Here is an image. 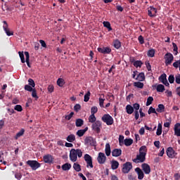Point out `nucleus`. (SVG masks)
Wrapping results in <instances>:
<instances>
[{
    "mask_svg": "<svg viewBox=\"0 0 180 180\" xmlns=\"http://www.w3.org/2000/svg\"><path fill=\"white\" fill-rule=\"evenodd\" d=\"M157 92H164L165 91V86L163 84H158L156 87Z\"/></svg>",
    "mask_w": 180,
    "mask_h": 180,
    "instance_id": "35",
    "label": "nucleus"
},
{
    "mask_svg": "<svg viewBox=\"0 0 180 180\" xmlns=\"http://www.w3.org/2000/svg\"><path fill=\"white\" fill-rule=\"evenodd\" d=\"M62 169L63 171H70V169H71V164L65 163V164L63 165Z\"/></svg>",
    "mask_w": 180,
    "mask_h": 180,
    "instance_id": "34",
    "label": "nucleus"
},
{
    "mask_svg": "<svg viewBox=\"0 0 180 180\" xmlns=\"http://www.w3.org/2000/svg\"><path fill=\"white\" fill-rule=\"evenodd\" d=\"M113 44H114L115 49H117V50H119V49L122 47V43L120 42V41H119V39L114 40Z\"/></svg>",
    "mask_w": 180,
    "mask_h": 180,
    "instance_id": "24",
    "label": "nucleus"
},
{
    "mask_svg": "<svg viewBox=\"0 0 180 180\" xmlns=\"http://www.w3.org/2000/svg\"><path fill=\"white\" fill-rule=\"evenodd\" d=\"M91 96V91H87V93L84 95V102H89V98Z\"/></svg>",
    "mask_w": 180,
    "mask_h": 180,
    "instance_id": "44",
    "label": "nucleus"
},
{
    "mask_svg": "<svg viewBox=\"0 0 180 180\" xmlns=\"http://www.w3.org/2000/svg\"><path fill=\"white\" fill-rule=\"evenodd\" d=\"M23 134H25V129H22L20 131H19L16 134V135L15 136V140H18V139H19V137H22V136H23Z\"/></svg>",
    "mask_w": 180,
    "mask_h": 180,
    "instance_id": "36",
    "label": "nucleus"
},
{
    "mask_svg": "<svg viewBox=\"0 0 180 180\" xmlns=\"http://www.w3.org/2000/svg\"><path fill=\"white\" fill-rule=\"evenodd\" d=\"M105 102V99H103L102 98H99V105L101 108H105V105H103V103Z\"/></svg>",
    "mask_w": 180,
    "mask_h": 180,
    "instance_id": "60",
    "label": "nucleus"
},
{
    "mask_svg": "<svg viewBox=\"0 0 180 180\" xmlns=\"http://www.w3.org/2000/svg\"><path fill=\"white\" fill-rule=\"evenodd\" d=\"M135 172H136L138 175V179L141 180L144 178V172H143V170H141L140 167H136L135 169Z\"/></svg>",
    "mask_w": 180,
    "mask_h": 180,
    "instance_id": "18",
    "label": "nucleus"
},
{
    "mask_svg": "<svg viewBox=\"0 0 180 180\" xmlns=\"http://www.w3.org/2000/svg\"><path fill=\"white\" fill-rule=\"evenodd\" d=\"M128 179L129 180H136L137 179V176L133 173H130L128 174Z\"/></svg>",
    "mask_w": 180,
    "mask_h": 180,
    "instance_id": "47",
    "label": "nucleus"
},
{
    "mask_svg": "<svg viewBox=\"0 0 180 180\" xmlns=\"http://www.w3.org/2000/svg\"><path fill=\"white\" fill-rule=\"evenodd\" d=\"M103 25L104 27H106L108 30V32H112V27L110 26V22L109 21H104L103 22Z\"/></svg>",
    "mask_w": 180,
    "mask_h": 180,
    "instance_id": "28",
    "label": "nucleus"
},
{
    "mask_svg": "<svg viewBox=\"0 0 180 180\" xmlns=\"http://www.w3.org/2000/svg\"><path fill=\"white\" fill-rule=\"evenodd\" d=\"M143 65V62L141 60H136V62L134 63V66L136 67V68H141V66Z\"/></svg>",
    "mask_w": 180,
    "mask_h": 180,
    "instance_id": "39",
    "label": "nucleus"
},
{
    "mask_svg": "<svg viewBox=\"0 0 180 180\" xmlns=\"http://www.w3.org/2000/svg\"><path fill=\"white\" fill-rule=\"evenodd\" d=\"M160 82H162L163 85H165V86H169V83L168 82V80L167 79V74L163 73L162 74L159 78H158Z\"/></svg>",
    "mask_w": 180,
    "mask_h": 180,
    "instance_id": "9",
    "label": "nucleus"
},
{
    "mask_svg": "<svg viewBox=\"0 0 180 180\" xmlns=\"http://www.w3.org/2000/svg\"><path fill=\"white\" fill-rule=\"evenodd\" d=\"M133 169V165L130 162H127L122 165V172L123 174H129L130 170Z\"/></svg>",
    "mask_w": 180,
    "mask_h": 180,
    "instance_id": "6",
    "label": "nucleus"
},
{
    "mask_svg": "<svg viewBox=\"0 0 180 180\" xmlns=\"http://www.w3.org/2000/svg\"><path fill=\"white\" fill-rule=\"evenodd\" d=\"M126 112L128 115H131L134 112V108L130 104L126 106Z\"/></svg>",
    "mask_w": 180,
    "mask_h": 180,
    "instance_id": "21",
    "label": "nucleus"
},
{
    "mask_svg": "<svg viewBox=\"0 0 180 180\" xmlns=\"http://www.w3.org/2000/svg\"><path fill=\"white\" fill-rule=\"evenodd\" d=\"M14 109L15 110H17V112H22L23 110V108H22V105H16Z\"/></svg>",
    "mask_w": 180,
    "mask_h": 180,
    "instance_id": "53",
    "label": "nucleus"
},
{
    "mask_svg": "<svg viewBox=\"0 0 180 180\" xmlns=\"http://www.w3.org/2000/svg\"><path fill=\"white\" fill-rule=\"evenodd\" d=\"M67 141H68L69 143H74V141H75V135L74 134H70L69 136H68V137L66 138Z\"/></svg>",
    "mask_w": 180,
    "mask_h": 180,
    "instance_id": "32",
    "label": "nucleus"
},
{
    "mask_svg": "<svg viewBox=\"0 0 180 180\" xmlns=\"http://www.w3.org/2000/svg\"><path fill=\"white\" fill-rule=\"evenodd\" d=\"M141 168H142V170L143 171V172L146 175L150 174V172H151V167L147 163L142 164L141 165Z\"/></svg>",
    "mask_w": 180,
    "mask_h": 180,
    "instance_id": "17",
    "label": "nucleus"
},
{
    "mask_svg": "<svg viewBox=\"0 0 180 180\" xmlns=\"http://www.w3.org/2000/svg\"><path fill=\"white\" fill-rule=\"evenodd\" d=\"M124 144L126 146V147H130L131 144H133V139H125L124 140Z\"/></svg>",
    "mask_w": 180,
    "mask_h": 180,
    "instance_id": "25",
    "label": "nucleus"
},
{
    "mask_svg": "<svg viewBox=\"0 0 180 180\" xmlns=\"http://www.w3.org/2000/svg\"><path fill=\"white\" fill-rule=\"evenodd\" d=\"M44 162L45 164H53V161H54V158L53 155L50 154H47L43 157Z\"/></svg>",
    "mask_w": 180,
    "mask_h": 180,
    "instance_id": "13",
    "label": "nucleus"
},
{
    "mask_svg": "<svg viewBox=\"0 0 180 180\" xmlns=\"http://www.w3.org/2000/svg\"><path fill=\"white\" fill-rule=\"evenodd\" d=\"M76 153L77 156L79 157V158H81V157H82V150H81V149H77Z\"/></svg>",
    "mask_w": 180,
    "mask_h": 180,
    "instance_id": "57",
    "label": "nucleus"
},
{
    "mask_svg": "<svg viewBox=\"0 0 180 180\" xmlns=\"http://www.w3.org/2000/svg\"><path fill=\"white\" fill-rule=\"evenodd\" d=\"M123 140H124V136L122 135H120L119 143H120V146H122V143L123 144V143H124V141H123Z\"/></svg>",
    "mask_w": 180,
    "mask_h": 180,
    "instance_id": "58",
    "label": "nucleus"
},
{
    "mask_svg": "<svg viewBox=\"0 0 180 180\" xmlns=\"http://www.w3.org/2000/svg\"><path fill=\"white\" fill-rule=\"evenodd\" d=\"M101 120L104 122L106 123L108 126H112L113 124V117L110 116L109 114H105L102 117Z\"/></svg>",
    "mask_w": 180,
    "mask_h": 180,
    "instance_id": "4",
    "label": "nucleus"
},
{
    "mask_svg": "<svg viewBox=\"0 0 180 180\" xmlns=\"http://www.w3.org/2000/svg\"><path fill=\"white\" fill-rule=\"evenodd\" d=\"M74 110H75V112H79V110H81V105L80 104H76L74 106Z\"/></svg>",
    "mask_w": 180,
    "mask_h": 180,
    "instance_id": "54",
    "label": "nucleus"
},
{
    "mask_svg": "<svg viewBox=\"0 0 180 180\" xmlns=\"http://www.w3.org/2000/svg\"><path fill=\"white\" fill-rule=\"evenodd\" d=\"M174 134L175 136H177V137H180V128L174 131Z\"/></svg>",
    "mask_w": 180,
    "mask_h": 180,
    "instance_id": "64",
    "label": "nucleus"
},
{
    "mask_svg": "<svg viewBox=\"0 0 180 180\" xmlns=\"http://www.w3.org/2000/svg\"><path fill=\"white\" fill-rule=\"evenodd\" d=\"M32 98H34L35 99H39V96H37V91H36V89H32Z\"/></svg>",
    "mask_w": 180,
    "mask_h": 180,
    "instance_id": "49",
    "label": "nucleus"
},
{
    "mask_svg": "<svg viewBox=\"0 0 180 180\" xmlns=\"http://www.w3.org/2000/svg\"><path fill=\"white\" fill-rule=\"evenodd\" d=\"M98 112V107L94 106L91 108V115H95Z\"/></svg>",
    "mask_w": 180,
    "mask_h": 180,
    "instance_id": "52",
    "label": "nucleus"
},
{
    "mask_svg": "<svg viewBox=\"0 0 180 180\" xmlns=\"http://www.w3.org/2000/svg\"><path fill=\"white\" fill-rule=\"evenodd\" d=\"M84 144L86 146H91L92 147H96V139L92 136H87L84 139Z\"/></svg>",
    "mask_w": 180,
    "mask_h": 180,
    "instance_id": "5",
    "label": "nucleus"
},
{
    "mask_svg": "<svg viewBox=\"0 0 180 180\" xmlns=\"http://www.w3.org/2000/svg\"><path fill=\"white\" fill-rule=\"evenodd\" d=\"M28 83H29L28 85H30L32 88H34V86H36V84L34 83V80H33V79H29Z\"/></svg>",
    "mask_w": 180,
    "mask_h": 180,
    "instance_id": "51",
    "label": "nucleus"
},
{
    "mask_svg": "<svg viewBox=\"0 0 180 180\" xmlns=\"http://www.w3.org/2000/svg\"><path fill=\"white\" fill-rule=\"evenodd\" d=\"M112 157H120L122 155V149L115 148L112 151Z\"/></svg>",
    "mask_w": 180,
    "mask_h": 180,
    "instance_id": "19",
    "label": "nucleus"
},
{
    "mask_svg": "<svg viewBox=\"0 0 180 180\" xmlns=\"http://www.w3.org/2000/svg\"><path fill=\"white\" fill-rule=\"evenodd\" d=\"M73 168L77 172H79L81 171V165L78 163H74Z\"/></svg>",
    "mask_w": 180,
    "mask_h": 180,
    "instance_id": "38",
    "label": "nucleus"
},
{
    "mask_svg": "<svg viewBox=\"0 0 180 180\" xmlns=\"http://www.w3.org/2000/svg\"><path fill=\"white\" fill-rule=\"evenodd\" d=\"M96 117H95V115L91 114L89 117V122L90 123H95V122H96Z\"/></svg>",
    "mask_w": 180,
    "mask_h": 180,
    "instance_id": "37",
    "label": "nucleus"
},
{
    "mask_svg": "<svg viewBox=\"0 0 180 180\" xmlns=\"http://www.w3.org/2000/svg\"><path fill=\"white\" fill-rule=\"evenodd\" d=\"M25 56V63H27V67H29V68H30V55L29 54V52L25 51L24 53Z\"/></svg>",
    "mask_w": 180,
    "mask_h": 180,
    "instance_id": "23",
    "label": "nucleus"
},
{
    "mask_svg": "<svg viewBox=\"0 0 180 180\" xmlns=\"http://www.w3.org/2000/svg\"><path fill=\"white\" fill-rule=\"evenodd\" d=\"M168 81L169 84H174L175 82V77H174V75H170L168 77Z\"/></svg>",
    "mask_w": 180,
    "mask_h": 180,
    "instance_id": "48",
    "label": "nucleus"
},
{
    "mask_svg": "<svg viewBox=\"0 0 180 180\" xmlns=\"http://www.w3.org/2000/svg\"><path fill=\"white\" fill-rule=\"evenodd\" d=\"M176 84H180V75L178 74L175 76Z\"/></svg>",
    "mask_w": 180,
    "mask_h": 180,
    "instance_id": "62",
    "label": "nucleus"
},
{
    "mask_svg": "<svg viewBox=\"0 0 180 180\" xmlns=\"http://www.w3.org/2000/svg\"><path fill=\"white\" fill-rule=\"evenodd\" d=\"M156 134L157 136H161V134H162V124H161V123H159L158 125Z\"/></svg>",
    "mask_w": 180,
    "mask_h": 180,
    "instance_id": "31",
    "label": "nucleus"
},
{
    "mask_svg": "<svg viewBox=\"0 0 180 180\" xmlns=\"http://www.w3.org/2000/svg\"><path fill=\"white\" fill-rule=\"evenodd\" d=\"M26 164L30 167L32 171H36V169H38V168L41 167V164L37 162V160H28Z\"/></svg>",
    "mask_w": 180,
    "mask_h": 180,
    "instance_id": "2",
    "label": "nucleus"
},
{
    "mask_svg": "<svg viewBox=\"0 0 180 180\" xmlns=\"http://www.w3.org/2000/svg\"><path fill=\"white\" fill-rule=\"evenodd\" d=\"M97 50L98 53H101L102 54H110L112 53V49L109 47H99Z\"/></svg>",
    "mask_w": 180,
    "mask_h": 180,
    "instance_id": "16",
    "label": "nucleus"
},
{
    "mask_svg": "<svg viewBox=\"0 0 180 180\" xmlns=\"http://www.w3.org/2000/svg\"><path fill=\"white\" fill-rule=\"evenodd\" d=\"M136 81L143 82L144 79H146V75H144V72L139 73L137 77L135 78Z\"/></svg>",
    "mask_w": 180,
    "mask_h": 180,
    "instance_id": "20",
    "label": "nucleus"
},
{
    "mask_svg": "<svg viewBox=\"0 0 180 180\" xmlns=\"http://www.w3.org/2000/svg\"><path fill=\"white\" fill-rule=\"evenodd\" d=\"M165 64L169 65L174 61V55L171 53H167L165 55Z\"/></svg>",
    "mask_w": 180,
    "mask_h": 180,
    "instance_id": "8",
    "label": "nucleus"
},
{
    "mask_svg": "<svg viewBox=\"0 0 180 180\" xmlns=\"http://www.w3.org/2000/svg\"><path fill=\"white\" fill-rule=\"evenodd\" d=\"M134 86L139 88V89H143L144 88V83L140 82H134Z\"/></svg>",
    "mask_w": 180,
    "mask_h": 180,
    "instance_id": "26",
    "label": "nucleus"
},
{
    "mask_svg": "<svg viewBox=\"0 0 180 180\" xmlns=\"http://www.w3.org/2000/svg\"><path fill=\"white\" fill-rule=\"evenodd\" d=\"M97 161L98 164H105L106 162V155H105V153L100 152L97 158Z\"/></svg>",
    "mask_w": 180,
    "mask_h": 180,
    "instance_id": "12",
    "label": "nucleus"
},
{
    "mask_svg": "<svg viewBox=\"0 0 180 180\" xmlns=\"http://www.w3.org/2000/svg\"><path fill=\"white\" fill-rule=\"evenodd\" d=\"M18 54L20 56L21 63H22V64H25V63H26V61L25 60V55L23 54V51H19Z\"/></svg>",
    "mask_w": 180,
    "mask_h": 180,
    "instance_id": "43",
    "label": "nucleus"
},
{
    "mask_svg": "<svg viewBox=\"0 0 180 180\" xmlns=\"http://www.w3.org/2000/svg\"><path fill=\"white\" fill-rule=\"evenodd\" d=\"M138 40H139L140 44H144V37H143L142 35H140V36L138 37Z\"/></svg>",
    "mask_w": 180,
    "mask_h": 180,
    "instance_id": "59",
    "label": "nucleus"
},
{
    "mask_svg": "<svg viewBox=\"0 0 180 180\" xmlns=\"http://www.w3.org/2000/svg\"><path fill=\"white\" fill-rule=\"evenodd\" d=\"M105 155H107V157H109V155H110V153H111L110 144H109V143L105 144Z\"/></svg>",
    "mask_w": 180,
    "mask_h": 180,
    "instance_id": "27",
    "label": "nucleus"
},
{
    "mask_svg": "<svg viewBox=\"0 0 180 180\" xmlns=\"http://www.w3.org/2000/svg\"><path fill=\"white\" fill-rule=\"evenodd\" d=\"M146 155H147V146H143L139 148V154L136 155L135 159H133V162L139 164L146 161Z\"/></svg>",
    "mask_w": 180,
    "mask_h": 180,
    "instance_id": "1",
    "label": "nucleus"
},
{
    "mask_svg": "<svg viewBox=\"0 0 180 180\" xmlns=\"http://www.w3.org/2000/svg\"><path fill=\"white\" fill-rule=\"evenodd\" d=\"M169 126H171V118L167 119V122L164 123L165 127H169Z\"/></svg>",
    "mask_w": 180,
    "mask_h": 180,
    "instance_id": "56",
    "label": "nucleus"
},
{
    "mask_svg": "<svg viewBox=\"0 0 180 180\" xmlns=\"http://www.w3.org/2000/svg\"><path fill=\"white\" fill-rule=\"evenodd\" d=\"M153 101H154V98H153V96H149L147 98L146 106H150V105H151V103H153Z\"/></svg>",
    "mask_w": 180,
    "mask_h": 180,
    "instance_id": "46",
    "label": "nucleus"
},
{
    "mask_svg": "<svg viewBox=\"0 0 180 180\" xmlns=\"http://www.w3.org/2000/svg\"><path fill=\"white\" fill-rule=\"evenodd\" d=\"M157 12H158V11L157 8H154V6H150L148 8V15L150 18H155V16H157Z\"/></svg>",
    "mask_w": 180,
    "mask_h": 180,
    "instance_id": "10",
    "label": "nucleus"
},
{
    "mask_svg": "<svg viewBox=\"0 0 180 180\" xmlns=\"http://www.w3.org/2000/svg\"><path fill=\"white\" fill-rule=\"evenodd\" d=\"M166 153L169 158H175L176 156V153H175V150H174L172 147L167 148Z\"/></svg>",
    "mask_w": 180,
    "mask_h": 180,
    "instance_id": "11",
    "label": "nucleus"
},
{
    "mask_svg": "<svg viewBox=\"0 0 180 180\" xmlns=\"http://www.w3.org/2000/svg\"><path fill=\"white\" fill-rule=\"evenodd\" d=\"M179 65H180V59L173 63V67H174V68H178Z\"/></svg>",
    "mask_w": 180,
    "mask_h": 180,
    "instance_id": "61",
    "label": "nucleus"
},
{
    "mask_svg": "<svg viewBox=\"0 0 180 180\" xmlns=\"http://www.w3.org/2000/svg\"><path fill=\"white\" fill-rule=\"evenodd\" d=\"M70 160L72 162H75L77 160V150L75 149H71L70 152Z\"/></svg>",
    "mask_w": 180,
    "mask_h": 180,
    "instance_id": "14",
    "label": "nucleus"
},
{
    "mask_svg": "<svg viewBox=\"0 0 180 180\" xmlns=\"http://www.w3.org/2000/svg\"><path fill=\"white\" fill-rule=\"evenodd\" d=\"M84 161L86 162V168H94V163L92 162V157L89 154L84 155Z\"/></svg>",
    "mask_w": 180,
    "mask_h": 180,
    "instance_id": "7",
    "label": "nucleus"
},
{
    "mask_svg": "<svg viewBox=\"0 0 180 180\" xmlns=\"http://www.w3.org/2000/svg\"><path fill=\"white\" fill-rule=\"evenodd\" d=\"M64 84H65V82H64V79H58L57 85H58V86H64Z\"/></svg>",
    "mask_w": 180,
    "mask_h": 180,
    "instance_id": "40",
    "label": "nucleus"
},
{
    "mask_svg": "<svg viewBox=\"0 0 180 180\" xmlns=\"http://www.w3.org/2000/svg\"><path fill=\"white\" fill-rule=\"evenodd\" d=\"M3 23H4L3 29L5 33L8 36H13V32L9 30L8 22H6V21H3Z\"/></svg>",
    "mask_w": 180,
    "mask_h": 180,
    "instance_id": "15",
    "label": "nucleus"
},
{
    "mask_svg": "<svg viewBox=\"0 0 180 180\" xmlns=\"http://www.w3.org/2000/svg\"><path fill=\"white\" fill-rule=\"evenodd\" d=\"M151 113H155L157 115H158V112L155 110V108L150 107L148 110V114L151 115Z\"/></svg>",
    "mask_w": 180,
    "mask_h": 180,
    "instance_id": "45",
    "label": "nucleus"
},
{
    "mask_svg": "<svg viewBox=\"0 0 180 180\" xmlns=\"http://www.w3.org/2000/svg\"><path fill=\"white\" fill-rule=\"evenodd\" d=\"M86 131H88V127H86L84 129H79L77 131V134L79 137H82V136H84V134H85V133H86Z\"/></svg>",
    "mask_w": 180,
    "mask_h": 180,
    "instance_id": "22",
    "label": "nucleus"
},
{
    "mask_svg": "<svg viewBox=\"0 0 180 180\" xmlns=\"http://www.w3.org/2000/svg\"><path fill=\"white\" fill-rule=\"evenodd\" d=\"M25 90L28 91V92H32L33 91V87L32 86H30L29 84H26L25 86Z\"/></svg>",
    "mask_w": 180,
    "mask_h": 180,
    "instance_id": "50",
    "label": "nucleus"
},
{
    "mask_svg": "<svg viewBox=\"0 0 180 180\" xmlns=\"http://www.w3.org/2000/svg\"><path fill=\"white\" fill-rule=\"evenodd\" d=\"M133 108H134V109H135V110L139 111V110L140 109V104L134 103L133 105Z\"/></svg>",
    "mask_w": 180,
    "mask_h": 180,
    "instance_id": "63",
    "label": "nucleus"
},
{
    "mask_svg": "<svg viewBox=\"0 0 180 180\" xmlns=\"http://www.w3.org/2000/svg\"><path fill=\"white\" fill-rule=\"evenodd\" d=\"M91 129L93 131L99 134V133H101V129H102V122L99 120L96 121L92 124Z\"/></svg>",
    "mask_w": 180,
    "mask_h": 180,
    "instance_id": "3",
    "label": "nucleus"
},
{
    "mask_svg": "<svg viewBox=\"0 0 180 180\" xmlns=\"http://www.w3.org/2000/svg\"><path fill=\"white\" fill-rule=\"evenodd\" d=\"M72 116H74V112H71L69 115H65V119H66V120H71Z\"/></svg>",
    "mask_w": 180,
    "mask_h": 180,
    "instance_id": "55",
    "label": "nucleus"
},
{
    "mask_svg": "<svg viewBox=\"0 0 180 180\" xmlns=\"http://www.w3.org/2000/svg\"><path fill=\"white\" fill-rule=\"evenodd\" d=\"M164 110H165V106L164 105V104H159L158 105V108L156 109V111H158V113H162Z\"/></svg>",
    "mask_w": 180,
    "mask_h": 180,
    "instance_id": "30",
    "label": "nucleus"
},
{
    "mask_svg": "<svg viewBox=\"0 0 180 180\" xmlns=\"http://www.w3.org/2000/svg\"><path fill=\"white\" fill-rule=\"evenodd\" d=\"M111 168L112 169H117V168H119V162L112 160L111 162Z\"/></svg>",
    "mask_w": 180,
    "mask_h": 180,
    "instance_id": "29",
    "label": "nucleus"
},
{
    "mask_svg": "<svg viewBox=\"0 0 180 180\" xmlns=\"http://www.w3.org/2000/svg\"><path fill=\"white\" fill-rule=\"evenodd\" d=\"M75 124L77 127H81L84 125V120L79 118L76 120Z\"/></svg>",
    "mask_w": 180,
    "mask_h": 180,
    "instance_id": "33",
    "label": "nucleus"
},
{
    "mask_svg": "<svg viewBox=\"0 0 180 180\" xmlns=\"http://www.w3.org/2000/svg\"><path fill=\"white\" fill-rule=\"evenodd\" d=\"M148 57H154V56H155V49H150L148 51Z\"/></svg>",
    "mask_w": 180,
    "mask_h": 180,
    "instance_id": "41",
    "label": "nucleus"
},
{
    "mask_svg": "<svg viewBox=\"0 0 180 180\" xmlns=\"http://www.w3.org/2000/svg\"><path fill=\"white\" fill-rule=\"evenodd\" d=\"M173 46V51L174 52V56L178 55V46H176V44L175 42H172Z\"/></svg>",
    "mask_w": 180,
    "mask_h": 180,
    "instance_id": "42",
    "label": "nucleus"
}]
</instances>
